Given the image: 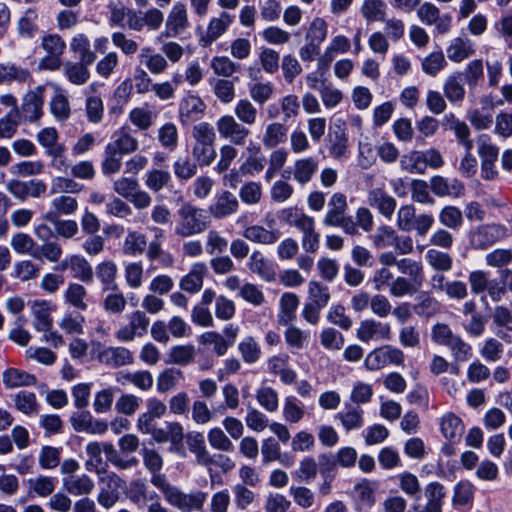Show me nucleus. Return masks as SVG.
<instances>
[{
    "label": "nucleus",
    "mask_w": 512,
    "mask_h": 512,
    "mask_svg": "<svg viewBox=\"0 0 512 512\" xmlns=\"http://www.w3.org/2000/svg\"><path fill=\"white\" fill-rule=\"evenodd\" d=\"M117 273V265L111 260L103 261L96 266V276L102 284L103 291H117Z\"/></svg>",
    "instance_id": "obj_34"
},
{
    "label": "nucleus",
    "mask_w": 512,
    "mask_h": 512,
    "mask_svg": "<svg viewBox=\"0 0 512 512\" xmlns=\"http://www.w3.org/2000/svg\"><path fill=\"white\" fill-rule=\"evenodd\" d=\"M115 379L120 385L132 384L142 391L150 390L154 383L152 374L147 370H137L134 372L122 370L116 374Z\"/></svg>",
    "instance_id": "obj_21"
},
{
    "label": "nucleus",
    "mask_w": 512,
    "mask_h": 512,
    "mask_svg": "<svg viewBox=\"0 0 512 512\" xmlns=\"http://www.w3.org/2000/svg\"><path fill=\"white\" fill-rule=\"evenodd\" d=\"M378 489V483L369 479H362L353 487L358 502L368 508L374 506L376 503L375 493Z\"/></svg>",
    "instance_id": "obj_40"
},
{
    "label": "nucleus",
    "mask_w": 512,
    "mask_h": 512,
    "mask_svg": "<svg viewBox=\"0 0 512 512\" xmlns=\"http://www.w3.org/2000/svg\"><path fill=\"white\" fill-rule=\"evenodd\" d=\"M55 211H49L45 215L46 223L35 229L36 236L43 241H50L53 238L64 236V221L61 219L64 213V196L53 201Z\"/></svg>",
    "instance_id": "obj_9"
},
{
    "label": "nucleus",
    "mask_w": 512,
    "mask_h": 512,
    "mask_svg": "<svg viewBox=\"0 0 512 512\" xmlns=\"http://www.w3.org/2000/svg\"><path fill=\"white\" fill-rule=\"evenodd\" d=\"M367 203L387 219H391L397 206L395 198L381 188H374L368 192Z\"/></svg>",
    "instance_id": "obj_19"
},
{
    "label": "nucleus",
    "mask_w": 512,
    "mask_h": 512,
    "mask_svg": "<svg viewBox=\"0 0 512 512\" xmlns=\"http://www.w3.org/2000/svg\"><path fill=\"white\" fill-rule=\"evenodd\" d=\"M32 76L27 69L12 63L0 64V85L5 83H30Z\"/></svg>",
    "instance_id": "obj_41"
},
{
    "label": "nucleus",
    "mask_w": 512,
    "mask_h": 512,
    "mask_svg": "<svg viewBox=\"0 0 512 512\" xmlns=\"http://www.w3.org/2000/svg\"><path fill=\"white\" fill-rule=\"evenodd\" d=\"M509 236V229L501 223H486L473 228L469 232L470 246L475 250H486Z\"/></svg>",
    "instance_id": "obj_7"
},
{
    "label": "nucleus",
    "mask_w": 512,
    "mask_h": 512,
    "mask_svg": "<svg viewBox=\"0 0 512 512\" xmlns=\"http://www.w3.org/2000/svg\"><path fill=\"white\" fill-rule=\"evenodd\" d=\"M300 300L293 292H285L279 300V312L277 314V322L281 326H287L296 319V311Z\"/></svg>",
    "instance_id": "obj_23"
},
{
    "label": "nucleus",
    "mask_w": 512,
    "mask_h": 512,
    "mask_svg": "<svg viewBox=\"0 0 512 512\" xmlns=\"http://www.w3.org/2000/svg\"><path fill=\"white\" fill-rule=\"evenodd\" d=\"M71 49L75 58L80 62L66 66V76L71 83L83 85L90 77L87 66L95 61L96 56L89 49L88 40L83 37L74 38L71 42Z\"/></svg>",
    "instance_id": "obj_6"
},
{
    "label": "nucleus",
    "mask_w": 512,
    "mask_h": 512,
    "mask_svg": "<svg viewBox=\"0 0 512 512\" xmlns=\"http://www.w3.org/2000/svg\"><path fill=\"white\" fill-rule=\"evenodd\" d=\"M38 142L48 149V153L53 156L52 165L60 169L64 164L60 152L61 148L57 146L58 132L55 128L48 127L42 129L37 135Z\"/></svg>",
    "instance_id": "obj_28"
},
{
    "label": "nucleus",
    "mask_w": 512,
    "mask_h": 512,
    "mask_svg": "<svg viewBox=\"0 0 512 512\" xmlns=\"http://www.w3.org/2000/svg\"><path fill=\"white\" fill-rule=\"evenodd\" d=\"M446 52L451 61L461 62L474 53V45L467 37L459 36L451 41Z\"/></svg>",
    "instance_id": "obj_35"
},
{
    "label": "nucleus",
    "mask_w": 512,
    "mask_h": 512,
    "mask_svg": "<svg viewBox=\"0 0 512 512\" xmlns=\"http://www.w3.org/2000/svg\"><path fill=\"white\" fill-rule=\"evenodd\" d=\"M404 361L405 354L400 348L393 345H383L367 354L364 366L369 371H377L387 365L403 366Z\"/></svg>",
    "instance_id": "obj_8"
},
{
    "label": "nucleus",
    "mask_w": 512,
    "mask_h": 512,
    "mask_svg": "<svg viewBox=\"0 0 512 512\" xmlns=\"http://www.w3.org/2000/svg\"><path fill=\"white\" fill-rule=\"evenodd\" d=\"M127 497L135 505L141 506L147 501L156 499L158 496L154 491L148 490L147 482L144 479H135L129 485Z\"/></svg>",
    "instance_id": "obj_39"
},
{
    "label": "nucleus",
    "mask_w": 512,
    "mask_h": 512,
    "mask_svg": "<svg viewBox=\"0 0 512 512\" xmlns=\"http://www.w3.org/2000/svg\"><path fill=\"white\" fill-rule=\"evenodd\" d=\"M233 112L234 117L245 126H252L257 121L258 110L254 104L246 98L237 101Z\"/></svg>",
    "instance_id": "obj_49"
},
{
    "label": "nucleus",
    "mask_w": 512,
    "mask_h": 512,
    "mask_svg": "<svg viewBox=\"0 0 512 512\" xmlns=\"http://www.w3.org/2000/svg\"><path fill=\"white\" fill-rule=\"evenodd\" d=\"M364 411L359 406H353L346 411H340L335 418L340 421L346 431L360 429L364 425Z\"/></svg>",
    "instance_id": "obj_45"
},
{
    "label": "nucleus",
    "mask_w": 512,
    "mask_h": 512,
    "mask_svg": "<svg viewBox=\"0 0 512 512\" xmlns=\"http://www.w3.org/2000/svg\"><path fill=\"white\" fill-rule=\"evenodd\" d=\"M138 146V140L132 136L130 128L121 127L112 134L111 141L106 145V152L127 155L134 153Z\"/></svg>",
    "instance_id": "obj_14"
},
{
    "label": "nucleus",
    "mask_w": 512,
    "mask_h": 512,
    "mask_svg": "<svg viewBox=\"0 0 512 512\" xmlns=\"http://www.w3.org/2000/svg\"><path fill=\"white\" fill-rule=\"evenodd\" d=\"M247 265L253 273L258 274L262 279L270 280L274 274L271 262L259 250L252 252Z\"/></svg>",
    "instance_id": "obj_51"
},
{
    "label": "nucleus",
    "mask_w": 512,
    "mask_h": 512,
    "mask_svg": "<svg viewBox=\"0 0 512 512\" xmlns=\"http://www.w3.org/2000/svg\"><path fill=\"white\" fill-rule=\"evenodd\" d=\"M31 309L34 316V328L42 332L50 331L52 327V318L50 316L52 308L49 303L46 301H35Z\"/></svg>",
    "instance_id": "obj_42"
},
{
    "label": "nucleus",
    "mask_w": 512,
    "mask_h": 512,
    "mask_svg": "<svg viewBox=\"0 0 512 512\" xmlns=\"http://www.w3.org/2000/svg\"><path fill=\"white\" fill-rule=\"evenodd\" d=\"M207 272L208 268L204 262L193 264L188 274L180 280V288L191 294L197 293L203 286L204 277Z\"/></svg>",
    "instance_id": "obj_25"
},
{
    "label": "nucleus",
    "mask_w": 512,
    "mask_h": 512,
    "mask_svg": "<svg viewBox=\"0 0 512 512\" xmlns=\"http://www.w3.org/2000/svg\"><path fill=\"white\" fill-rule=\"evenodd\" d=\"M44 103V86H37L34 90L27 92L21 105V117L29 122L38 120L42 115Z\"/></svg>",
    "instance_id": "obj_15"
},
{
    "label": "nucleus",
    "mask_w": 512,
    "mask_h": 512,
    "mask_svg": "<svg viewBox=\"0 0 512 512\" xmlns=\"http://www.w3.org/2000/svg\"><path fill=\"white\" fill-rule=\"evenodd\" d=\"M94 489L93 480L86 474L66 477V492L80 496L88 495Z\"/></svg>",
    "instance_id": "obj_48"
},
{
    "label": "nucleus",
    "mask_w": 512,
    "mask_h": 512,
    "mask_svg": "<svg viewBox=\"0 0 512 512\" xmlns=\"http://www.w3.org/2000/svg\"><path fill=\"white\" fill-rule=\"evenodd\" d=\"M250 152V155L240 165V172H242L243 175L252 176L263 171L266 159L260 153L259 146H254Z\"/></svg>",
    "instance_id": "obj_58"
},
{
    "label": "nucleus",
    "mask_w": 512,
    "mask_h": 512,
    "mask_svg": "<svg viewBox=\"0 0 512 512\" xmlns=\"http://www.w3.org/2000/svg\"><path fill=\"white\" fill-rule=\"evenodd\" d=\"M195 356V347L191 344L175 345L170 348L168 353L169 362L180 366H187L193 363Z\"/></svg>",
    "instance_id": "obj_56"
},
{
    "label": "nucleus",
    "mask_w": 512,
    "mask_h": 512,
    "mask_svg": "<svg viewBox=\"0 0 512 512\" xmlns=\"http://www.w3.org/2000/svg\"><path fill=\"white\" fill-rule=\"evenodd\" d=\"M184 437L186 438L188 449L195 455L197 463L202 466H209L212 460L205 444L204 435L198 431H191Z\"/></svg>",
    "instance_id": "obj_27"
},
{
    "label": "nucleus",
    "mask_w": 512,
    "mask_h": 512,
    "mask_svg": "<svg viewBox=\"0 0 512 512\" xmlns=\"http://www.w3.org/2000/svg\"><path fill=\"white\" fill-rule=\"evenodd\" d=\"M139 58L150 73L155 75L163 73L168 67L167 60L161 54L152 53L150 48L141 49Z\"/></svg>",
    "instance_id": "obj_53"
},
{
    "label": "nucleus",
    "mask_w": 512,
    "mask_h": 512,
    "mask_svg": "<svg viewBox=\"0 0 512 512\" xmlns=\"http://www.w3.org/2000/svg\"><path fill=\"white\" fill-rule=\"evenodd\" d=\"M440 303L427 292H421L413 305V312L419 317L430 318L440 311Z\"/></svg>",
    "instance_id": "obj_44"
},
{
    "label": "nucleus",
    "mask_w": 512,
    "mask_h": 512,
    "mask_svg": "<svg viewBox=\"0 0 512 512\" xmlns=\"http://www.w3.org/2000/svg\"><path fill=\"white\" fill-rule=\"evenodd\" d=\"M401 168L411 174H424L426 172L423 151L413 150L400 159Z\"/></svg>",
    "instance_id": "obj_55"
},
{
    "label": "nucleus",
    "mask_w": 512,
    "mask_h": 512,
    "mask_svg": "<svg viewBox=\"0 0 512 512\" xmlns=\"http://www.w3.org/2000/svg\"><path fill=\"white\" fill-rule=\"evenodd\" d=\"M445 496V488L441 483L436 481L428 483L424 489L426 505L423 512H442Z\"/></svg>",
    "instance_id": "obj_29"
},
{
    "label": "nucleus",
    "mask_w": 512,
    "mask_h": 512,
    "mask_svg": "<svg viewBox=\"0 0 512 512\" xmlns=\"http://www.w3.org/2000/svg\"><path fill=\"white\" fill-rule=\"evenodd\" d=\"M439 425L442 435L452 443L459 442L465 431L461 418L452 412L445 413Z\"/></svg>",
    "instance_id": "obj_26"
},
{
    "label": "nucleus",
    "mask_w": 512,
    "mask_h": 512,
    "mask_svg": "<svg viewBox=\"0 0 512 512\" xmlns=\"http://www.w3.org/2000/svg\"><path fill=\"white\" fill-rule=\"evenodd\" d=\"M430 189L438 197H460L463 195L465 187L461 181L456 178H446L441 175H435L430 179Z\"/></svg>",
    "instance_id": "obj_18"
},
{
    "label": "nucleus",
    "mask_w": 512,
    "mask_h": 512,
    "mask_svg": "<svg viewBox=\"0 0 512 512\" xmlns=\"http://www.w3.org/2000/svg\"><path fill=\"white\" fill-rule=\"evenodd\" d=\"M422 284H418L410 278L398 276L390 283L389 293L391 296L401 298L415 294Z\"/></svg>",
    "instance_id": "obj_54"
},
{
    "label": "nucleus",
    "mask_w": 512,
    "mask_h": 512,
    "mask_svg": "<svg viewBox=\"0 0 512 512\" xmlns=\"http://www.w3.org/2000/svg\"><path fill=\"white\" fill-rule=\"evenodd\" d=\"M242 236L250 242L261 244V245H273L281 237V232L278 229H267L262 225H250L247 226Z\"/></svg>",
    "instance_id": "obj_22"
},
{
    "label": "nucleus",
    "mask_w": 512,
    "mask_h": 512,
    "mask_svg": "<svg viewBox=\"0 0 512 512\" xmlns=\"http://www.w3.org/2000/svg\"><path fill=\"white\" fill-rule=\"evenodd\" d=\"M279 219L289 226L297 228L300 232L315 226L314 218L297 207H287L279 212Z\"/></svg>",
    "instance_id": "obj_24"
},
{
    "label": "nucleus",
    "mask_w": 512,
    "mask_h": 512,
    "mask_svg": "<svg viewBox=\"0 0 512 512\" xmlns=\"http://www.w3.org/2000/svg\"><path fill=\"white\" fill-rule=\"evenodd\" d=\"M150 482L158 488L165 501L179 509L181 512L202 511L207 499V493L197 490L191 493H185L178 487L168 483L166 476L160 472H153Z\"/></svg>",
    "instance_id": "obj_2"
},
{
    "label": "nucleus",
    "mask_w": 512,
    "mask_h": 512,
    "mask_svg": "<svg viewBox=\"0 0 512 512\" xmlns=\"http://www.w3.org/2000/svg\"><path fill=\"white\" fill-rule=\"evenodd\" d=\"M188 27L187 10L183 3L177 2L170 10L167 20L166 28L169 31L178 32L185 30Z\"/></svg>",
    "instance_id": "obj_50"
},
{
    "label": "nucleus",
    "mask_w": 512,
    "mask_h": 512,
    "mask_svg": "<svg viewBox=\"0 0 512 512\" xmlns=\"http://www.w3.org/2000/svg\"><path fill=\"white\" fill-rule=\"evenodd\" d=\"M125 482L116 473L108 472L99 477L98 503L105 509L112 508L120 499Z\"/></svg>",
    "instance_id": "obj_11"
},
{
    "label": "nucleus",
    "mask_w": 512,
    "mask_h": 512,
    "mask_svg": "<svg viewBox=\"0 0 512 512\" xmlns=\"http://www.w3.org/2000/svg\"><path fill=\"white\" fill-rule=\"evenodd\" d=\"M66 268L69 269L70 275L83 282L91 283L93 281V269L85 257L81 255H72L66 261Z\"/></svg>",
    "instance_id": "obj_30"
},
{
    "label": "nucleus",
    "mask_w": 512,
    "mask_h": 512,
    "mask_svg": "<svg viewBox=\"0 0 512 512\" xmlns=\"http://www.w3.org/2000/svg\"><path fill=\"white\" fill-rule=\"evenodd\" d=\"M171 181V174L168 170L152 168L147 171L144 183L153 192H159Z\"/></svg>",
    "instance_id": "obj_62"
},
{
    "label": "nucleus",
    "mask_w": 512,
    "mask_h": 512,
    "mask_svg": "<svg viewBox=\"0 0 512 512\" xmlns=\"http://www.w3.org/2000/svg\"><path fill=\"white\" fill-rule=\"evenodd\" d=\"M356 337L363 343L370 341H389L392 338L391 326L373 318H367L359 323Z\"/></svg>",
    "instance_id": "obj_12"
},
{
    "label": "nucleus",
    "mask_w": 512,
    "mask_h": 512,
    "mask_svg": "<svg viewBox=\"0 0 512 512\" xmlns=\"http://www.w3.org/2000/svg\"><path fill=\"white\" fill-rule=\"evenodd\" d=\"M157 140L160 146L168 152H174L179 144L178 127L173 122H166L157 130Z\"/></svg>",
    "instance_id": "obj_38"
},
{
    "label": "nucleus",
    "mask_w": 512,
    "mask_h": 512,
    "mask_svg": "<svg viewBox=\"0 0 512 512\" xmlns=\"http://www.w3.org/2000/svg\"><path fill=\"white\" fill-rule=\"evenodd\" d=\"M288 129L280 122L269 123L264 130L261 142L266 149H274L287 140Z\"/></svg>",
    "instance_id": "obj_33"
},
{
    "label": "nucleus",
    "mask_w": 512,
    "mask_h": 512,
    "mask_svg": "<svg viewBox=\"0 0 512 512\" xmlns=\"http://www.w3.org/2000/svg\"><path fill=\"white\" fill-rule=\"evenodd\" d=\"M110 21L120 28H128L140 31L143 28L158 30L163 21L164 14L158 8H150L146 11L134 10L125 7L123 3H110Z\"/></svg>",
    "instance_id": "obj_1"
},
{
    "label": "nucleus",
    "mask_w": 512,
    "mask_h": 512,
    "mask_svg": "<svg viewBox=\"0 0 512 512\" xmlns=\"http://www.w3.org/2000/svg\"><path fill=\"white\" fill-rule=\"evenodd\" d=\"M176 215L174 234L180 238H189L201 234L211 225L208 211L189 202L182 204Z\"/></svg>",
    "instance_id": "obj_3"
},
{
    "label": "nucleus",
    "mask_w": 512,
    "mask_h": 512,
    "mask_svg": "<svg viewBox=\"0 0 512 512\" xmlns=\"http://www.w3.org/2000/svg\"><path fill=\"white\" fill-rule=\"evenodd\" d=\"M256 400L267 412H275L279 408L278 393L270 386H261L256 390Z\"/></svg>",
    "instance_id": "obj_64"
},
{
    "label": "nucleus",
    "mask_w": 512,
    "mask_h": 512,
    "mask_svg": "<svg viewBox=\"0 0 512 512\" xmlns=\"http://www.w3.org/2000/svg\"><path fill=\"white\" fill-rule=\"evenodd\" d=\"M37 382L35 375L17 368H8L3 372V383L7 388L33 386Z\"/></svg>",
    "instance_id": "obj_36"
},
{
    "label": "nucleus",
    "mask_w": 512,
    "mask_h": 512,
    "mask_svg": "<svg viewBox=\"0 0 512 512\" xmlns=\"http://www.w3.org/2000/svg\"><path fill=\"white\" fill-rule=\"evenodd\" d=\"M427 264L436 272H449L453 267L452 256L445 251L430 248L425 254Z\"/></svg>",
    "instance_id": "obj_43"
},
{
    "label": "nucleus",
    "mask_w": 512,
    "mask_h": 512,
    "mask_svg": "<svg viewBox=\"0 0 512 512\" xmlns=\"http://www.w3.org/2000/svg\"><path fill=\"white\" fill-rule=\"evenodd\" d=\"M215 125L220 138L236 146L245 145L251 133L248 127L230 114L220 116Z\"/></svg>",
    "instance_id": "obj_10"
},
{
    "label": "nucleus",
    "mask_w": 512,
    "mask_h": 512,
    "mask_svg": "<svg viewBox=\"0 0 512 512\" xmlns=\"http://www.w3.org/2000/svg\"><path fill=\"white\" fill-rule=\"evenodd\" d=\"M206 108V104L198 95L187 94L179 103V121L182 125L196 122L204 116Z\"/></svg>",
    "instance_id": "obj_13"
},
{
    "label": "nucleus",
    "mask_w": 512,
    "mask_h": 512,
    "mask_svg": "<svg viewBox=\"0 0 512 512\" xmlns=\"http://www.w3.org/2000/svg\"><path fill=\"white\" fill-rule=\"evenodd\" d=\"M146 236L138 231H130L123 242V253L128 256H137L145 251Z\"/></svg>",
    "instance_id": "obj_60"
},
{
    "label": "nucleus",
    "mask_w": 512,
    "mask_h": 512,
    "mask_svg": "<svg viewBox=\"0 0 512 512\" xmlns=\"http://www.w3.org/2000/svg\"><path fill=\"white\" fill-rule=\"evenodd\" d=\"M445 97L451 103H461L465 97V88L462 84L461 73L452 74L447 77L443 85Z\"/></svg>",
    "instance_id": "obj_46"
},
{
    "label": "nucleus",
    "mask_w": 512,
    "mask_h": 512,
    "mask_svg": "<svg viewBox=\"0 0 512 512\" xmlns=\"http://www.w3.org/2000/svg\"><path fill=\"white\" fill-rule=\"evenodd\" d=\"M417 15L422 23L427 25L436 24L438 29L447 30L450 26V16L440 18L439 9L432 3L425 2L419 6Z\"/></svg>",
    "instance_id": "obj_31"
},
{
    "label": "nucleus",
    "mask_w": 512,
    "mask_h": 512,
    "mask_svg": "<svg viewBox=\"0 0 512 512\" xmlns=\"http://www.w3.org/2000/svg\"><path fill=\"white\" fill-rule=\"evenodd\" d=\"M347 209L346 195L341 192L333 193L328 200L322 224L325 227H340L348 235L358 234L353 217L346 214Z\"/></svg>",
    "instance_id": "obj_5"
},
{
    "label": "nucleus",
    "mask_w": 512,
    "mask_h": 512,
    "mask_svg": "<svg viewBox=\"0 0 512 512\" xmlns=\"http://www.w3.org/2000/svg\"><path fill=\"white\" fill-rule=\"evenodd\" d=\"M184 378V374L180 369L167 368L157 377V390L165 393L177 387L180 380Z\"/></svg>",
    "instance_id": "obj_61"
},
{
    "label": "nucleus",
    "mask_w": 512,
    "mask_h": 512,
    "mask_svg": "<svg viewBox=\"0 0 512 512\" xmlns=\"http://www.w3.org/2000/svg\"><path fill=\"white\" fill-rule=\"evenodd\" d=\"M307 293V300L321 308H325L331 298L329 287L316 280L308 283Z\"/></svg>",
    "instance_id": "obj_57"
},
{
    "label": "nucleus",
    "mask_w": 512,
    "mask_h": 512,
    "mask_svg": "<svg viewBox=\"0 0 512 512\" xmlns=\"http://www.w3.org/2000/svg\"><path fill=\"white\" fill-rule=\"evenodd\" d=\"M319 169V161L316 157L308 156L297 159L293 164V179L300 185L309 183Z\"/></svg>",
    "instance_id": "obj_20"
},
{
    "label": "nucleus",
    "mask_w": 512,
    "mask_h": 512,
    "mask_svg": "<svg viewBox=\"0 0 512 512\" xmlns=\"http://www.w3.org/2000/svg\"><path fill=\"white\" fill-rule=\"evenodd\" d=\"M439 222L452 231H459L464 222L463 213L456 206H445L439 212Z\"/></svg>",
    "instance_id": "obj_52"
},
{
    "label": "nucleus",
    "mask_w": 512,
    "mask_h": 512,
    "mask_svg": "<svg viewBox=\"0 0 512 512\" xmlns=\"http://www.w3.org/2000/svg\"><path fill=\"white\" fill-rule=\"evenodd\" d=\"M13 250L19 254H28L33 258H39L38 245L33 238L26 233H17L11 238Z\"/></svg>",
    "instance_id": "obj_59"
},
{
    "label": "nucleus",
    "mask_w": 512,
    "mask_h": 512,
    "mask_svg": "<svg viewBox=\"0 0 512 512\" xmlns=\"http://www.w3.org/2000/svg\"><path fill=\"white\" fill-rule=\"evenodd\" d=\"M98 359L106 366L118 368L134 363L133 353L126 347L109 346L98 353Z\"/></svg>",
    "instance_id": "obj_16"
},
{
    "label": "nucleus",
    "mask_w": 512,
    "mask_h": 512,
    "mask_svg": "<svg viewBox=\"0 0 512 512\" xmlns=\"http://www.w3.org/2000/svg\"><path fill=\"white\" fill-rule=\"evenodd\" d=\"M194 143L192 156L199 166H210L216 156V133L214 127L208 122H200L193 126L191 132Z\"/></svg>",
    "instance_id": "obj_4"
},
{
    "label": "nucleus",
    "mask_w": 512,
    "mask_h": 512,
    "mask_svg": "<svg viewBox=\"0 0 512 512\" xmlns=\"http://www.w3.org/2000/svg\"><path fill=\"white\" fill-rule=\"evenodd\" d=\"M261 454L263 464L279 461L282 465L289 467L293 463V459L288 455L281 456L279 442L273 437H268L262 441Z\"/></svg>",
    "instance_id": "obj_32"
},
{
    "label": "nucleus",
    "mask_w": 512,
    "mask_h": 512,
    "mask_svg": "<svg viewBox=\"0 0 512 512\" xmlns=\"http://www.w3.org/2000/svg\"><path fill=\"white\" fill-rule=\"evenodd\" d=\"M199 164L188 156L178 157L173 163L175 176L181 181H187L197 174Z\"/></svg>",
    "instance_id": "obj_63"
},
{
    "label": "nucleus",
    "mask_w": 512,
    "mask_h": 512,
    "mask_svg": "<svg viewBox=\"0 0 512 512\" xmlns=\"http://www.w3.org/2000/svg\"><path fill=\"white\" fill-rule=\"evenodd\" d=\"M239 202L236 196L227 190L219 193L215 201L209 206L208 214L215 219H223L238 211Z\"/></svg>",
    "instance_id": "obj_17"
},
{
    "label": "nucleus",
    "mask_w": 512,
    "mask_h": 512,
    "mask_svg": "<svg viewBox=\"0 0 512 512\" xmlns=\"http://www.w3.org/2000/svg\"><path fill=\"white\" fill-rule=\"evenodd\" d=\"M388 6L384 0H364L360 13L368 22H381L386 20Z\"/></svg>",
    "instance_id": "obj_37"
},
{
    "label": "nucleus",
    "mask_w": 512,
    "mask_h": 512,
    "mask_svg": "<svg viewBox=\"0 0 512 512\" xmlns=\"http://www.w3.org/2000/svg\"><path fill=\"white\" fill-rule=\"evenodd\" d=\"M238 351L246 364H254L261 358V346L252 336H245L238 343Z\"/></svg>",
    "instance_id": "obj_47"
}]
</instances>
